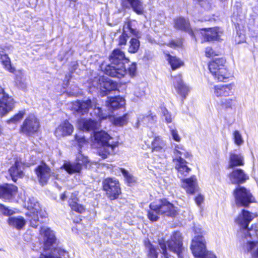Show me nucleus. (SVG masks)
<instances>
[{
	"label": "nucleus",
	"mask_w": 258,
	"mask_h": 258,
	"mask_svg": "<svg viewBox=\"0 0 258 258\" xmlns=\"http://www.w3.org/2000/svg\"><path fill=\"white\" fill-rule=\"evenodd\" d=\"M40 233L43 237L44 251L39 258H66L67 252L60 247H55L56 239L54 232L50 228L41 227Z\"/></svg>",
	"instance_id": "f257e3e1"
},
{
	"label": "nucleus",
	"mask_w": 258,
	"mask_h": 258,
	"mask_svg": "<svg viewBox=\"0 0 258 258\" xmlns=\"http://www.w3.org/2000/svg\"><path fill=\"white\" fill-rule=\"evenodd\" d=\"M256 217V215L247 210H242L235 219V222L238 224L240 229L238 232V236L241 240L247 237L254 239L257 238L258 228L256 225H252L250 228H248L249 223Z\"/></svg>",
	"instance_id": "f03ea898"
},
{
	"label": "nucleus",
	"mask_w": 258,
	"mask_h": 258,
	"mask_svg": "<svg viewBox=\"0 0 258 258\" xmlns=\"http://www.w3.org/2000/svg\"><path fill=\"white\" fill-rule=\"evenodd\" d=\"M125 59L123 52L120 49L113 50L109 57L110 64L105 69V74L112 77L120 78L126 73V70L122 61Z\"/></svg>",
	"instance_id": "7ed1b4c3"
},
{
	"label": "nucleus",
	"mask_w": 258,
	"mask_h": 258,
	"mask_svg": "<svg viewBox=\"0 0 258 258\" xmlns=\"http://www.w3.org/2000/svg\"><path fill=\"white\" fill-rule=\"evenodd\" d=\"M94 137L95 140L102 145L99 151V155L103 159L106 158L108 155L113 152L114 148L117 146V142L112 141L111 138L104 131L95 132Z\"/></svg>",
	"instance_id": "20e7f679"
},
{
	"label": "nucleus",
	"mask_w": 258,
	"mask_h": 258,
	"mask_svg": "<svg viewBox=\"0 0 258 258\" xmlns=\"http://www.w3.org/2000/svg\"><path fill=\"white\" fill-rule=\"evenodd\" d=\"M159 245L161 248V252L165 258H168L167 253V245L169 250L176 253L179 257L182 251V242L181 234L179 232H174L171 237V240L165 243L163 239L159 240Z\"/></svg>",
	"instance_id": "39448f33"
},
{
	"label": "nucleus",
	"mask_w": 258,
	"mask_h": 258,
	"mask_svg": "<svg viewBox=\"0 0 258 258\" xmlns=\"http://www.w3.org/2000/svg\"><path fill=\"white\" fill-rule=\"evenodd\" d=\"M205 240L201 235L195 236L192 240L191 250L196 258H217L212 252L206 249Z\"/></svg>",
	"instance_id": "423d86ee"
},
{
	"label": "nucleus",
	"mask_w": 258,
	"mask_h": 258,
	"mask_svg": "<svg viewBox=\"0 0 258 258\" xmlns=\"http://www.w3.org/2000/svg\"><path fill=\"white\" fill-rule=\"evenodd\" d=\"M224 62L223 59H217L209 64L210 72L218 81L224 82L230 77V73L224 64Z\"/></svg>",
	"instance_id": "0eeeda50"
},
{
	"label": "nucleus",
	"mask_w": 258,
	"mask_h": 258,
	"mask_svg": "<svg viewBox=\"0 0 258 258\" xmlns=\"http://www.w3.org/2000/svg\"><path fill=\"white\" fill-rule=\"evenodd\" d=\"M40 126L39 119L34 114L28 115L20 127V133L25 136H32L37 133Z\"/></svg>",
	"instance_id": "6e6552de"
},
{
	"label": "nucleus",
	"mask_w": 258,
	"mask_h": 258,
	"mask_svg": "<svg viewBox=\"0 0 258 258\" xmlns=\"http://www.w3.org/2000/svg\"><path fill=\"white\" fill-rule=\"evenodd\" d=\"M233 195L237 206L247 207L254 200L250 191L243 186H238L234 190Z\"/></svg>",
	"instance_id": "1a4fd4ad"
},
{
	"label": "nucleus",
	"mask_w": 258,
	"mask_h": 258,
	"mask_svg": "<svg viewBox=\"0 0 258 258\" xmlns=\"http://www.w3.org/2000/svg\"><path fill=\"white\" fill-rule=\"evenodd\" d=\"M103 188L107 197L111 200L117 199L121 194L118 181L112 178H107L103 180Z\"/></svg>",
	"instance_id": "9d476101"
},
{
	"label": "nucleus",
	"mask_w": 258,
	"mask_h": 258,
	"mask_svg": "<svg viewBox=\"0 0 258 258\" xmlns=\"http://www.w3.org/2000/svg\"><path fill=\"white\" fill-rule=\"evenodd\" d=\"M15 101L12 96L6 93L4 89L0 86V116L5 115L13 110Z\"/></svg>",
	"instance_id": "9b49d317"
},
{
	"label": "nucleus",
	"mask_w": 258,
	"mask_h": 258,
	"mask_svg": "<svg viewBox=\"0 0 258 258\" xmlns=\"http://www.w3.org/2000/svg\"><path fill=\"white\" fill-rule=\"evenodd\" d=\"M152 207L153 210L158 209L160 215L174 217L177 213L176 208L165 199L153 202Z\"/></svg>",
	"instance_id": "f8f14e48"
},
{
	"label": "nucleus",
	"mask_w": 258,
	"mask_h": 258,
	"mask_svg": "<svg viewBox=\"0 0 258 258\" xmlns=\"http://www.w3.org/2000/svg\"><path fill=\"white\" fill-rule=\"evenodd\" d=\"M88 162V159L87 157L79 153L77 156L76 162H65L62 168L64 169L70 174L78 173L82 170V165H86Z\"/></svg>",
	"instance_id": "ddd939ff"
},
{
	"label": "nucleus",
	"mask_w": 258,
	"mask_h": 258,
	"mask_svg": "<svg viewBox=\"0 0 258 258\" xmlns=\"http://www.w3.org/2000/svg\"><path fill=\"white\" fill-rule=\"evenodd\" d=\"M28 204V208L30 211L29 213L27 214V216L29 217V220L30 226L36 228L40 223L38 215L40 210L39 204L33 198L30 199Z\"/></svg>",
	"instance_id": "4468645a"
},
{
	"label": "nucleus",
	"mask_w": 258,
	"mask_h": 258,
	"mask_svg": "<svg viewBox=\"0 0 258 258\" xmlns=\"http://www.w3.org/2000/svg\"><path fill=\"white\" fill-rule=\"evenodd\" d=\"M96 84V87L100 90L102 96L107 95L110 92L116 90L117 88L116 82L104 76L100 77Z\"/></svg>",
	"instance_id": "2eb2a0df"
},
{
	"label": "nucleus",
	"mask_w": 258,
	"mask_h": 258,
	"mask_svg": "<svg viewBox=\"0 0 258 258\" xmlns=\"http://www.w3.org/2000/svg\"><path fill=\"white\" fill-rule=\"evenodd\" d=\"M132 26V23L131 21L125 22L122 29V33L118 38V45H126L127 38H128V32H130L131 34L138 38L141 37L140 32L133 28Z\"/></svg>",
	"instance_id": "dca6fc26"
},
{
	"label": "nucleus",
	"mask_w": 258,
	"mask_h": 258,
	"mask_svg": "<svg viewBox=\"0 0 258 258\" xmlns=\"http://www.w3.org/2000/svg\"><path fill=\"white\" fill-rule=\"evenodd\" d=\"M35 172L42 185L46 184L51 175L50 168L44 163L37 166L35 169Z\"/></svg>",
	"instance_id": "f3484780"
},
{
	"label": "nucleus",
	"mask_w": 258,
	"mask_h": 258,
	"mask_svg": "<svg viewBox=\"0 0 258 258\" xmlns=\"http://www.w3.org/2000/svg\"><path fill=\"white\" fill-rule=\"evenodd\" d=\"M174 27L176 29L188 32L195 38L199 33V30H193L190 29L188 20L182 17H179L174 20Z\"/></svg>",
	"instance_id": "a211bd4d"
},
{
	"label": "nucleus",
	"mask_w": 258,
	"mask_h": 258,
	"mask_svg": "<svg viewBox=\"0 0 258 258\" xmlns=\"http://www.w3.org/2000/svg\"><path fill=\"white\" fill-rule=\"evenodd\" d=\"M257 239L258 238L254 239L247 237L241 240L243 243V248L250 253L251 258H258V241H256Z\"/></svg>",
	"instance_id": "6ab92c4d"
},
{
	"label": "nucleus",
	"mask_w": 258,
	"mask_h": 258,
	"mask_svg": "<svg viewBox=\"0 0 258 258\" xmlns=\"http://www.w3.org/2000/svg\"><path fill=\"white\" fill-rule=\"evenodd\" d=\"M229 180L233 184H240L245 182L249 178V176L245 172L241 169L233 168L229 175Z\"/></svg>",
	"instance_id": "aec40b11"
},
{
	"label": "nucleus",
	"mask_w": 258,
	"mask_h": 258,
	"mask_svg": "<svg viewBox=\"0 0 258 258\" xmlns=\"http://www.w3.org/2000/svg\"><path fill=\"white\" fill-rule=\"evenodd\" d=\"M24 165L23 163L18 159L15 161L14 165L10 168L9 172L14 182H16L18 178H22L24 176Z\"/></svg>",
	"instance_id": "412c9836"
},
{
	"label": "nucleus",
	"mask_w": 258,
	"mask_h": 258,
	"mask_svg": "<svg viewBox=\"0 0 258 258\" xmlns=\"http://www.w3.org/2000/svg\"><path fill=\"white\" fill-rule=\"evenodd\" d=\"M122 4L124 7L132 9L138 15L144 14L143 3L140 0H122Z\"/></svg>",
	"instance_id": "4be33fe9"
},
{
	"label": "nucleus",
	"mask_w": 258,
	"mask_h": 258,
	"mask_svg": "<svg viewBox=\"0 0 258 258\" xmlns=\"http://www.w3.org/2000/svg\"><path fill=\"white\" fill-rule=\"evenodd\" d=\"M232 87V84L216 85L213 88L212 92L214 95L217 97H227L233 94Z\"/></svg>",
	"instance_id": "5701e85b"
},
{
	"label": "nucleus",
	"mask_w": 258,
	"mask_h": 258,
	"mask_svg": "<svg viewBox=\"0 0 258 258\" xmlns=\"http://www.w3.org/2000/svg\"><path fill=\"white\" fill-rule=\"evenodd\" d=\"M73 129V125L68 120H65L56 128L55 135L58 138L69 136L72 134Z\"/></svg>",
	"instance_id": "b1692460"
},
{
	"label": "nucleus",
	"mask_w": 258,
	"mask_h": 258,
	"mask_svg": "<svg viewBox=\"0 0 258 258\" xmlns=\"http://www.w3.org/2000/svg\"><path fill=\"white\" fill-rule=\"evenodd\" d=\"M92 100L87 99L85 101H77L73 103L72 109L81 114H84L89 111L92 106Z\"/></svg>",
	"instance_id": "393cba45"
},
{
	"label": "nucleus",
	"mask_w": 258,
	"mask_h": 258,
	"mask_svg": "<svg viewBox=\"0 0 258 258\" xmlns=\"http://www.w3.org/2000/svg\"><path fill=\"white\" fill-rule=\"evenodd\" d=\"M182 186L185 189L186 192L194 194L198 190L199 187L197 184V179L195 176L190 178L183 179Z\"/></svg>",
	"instance_id": "a878e982"
},
{
	"label": "nucleus",
	"mask_w": 258,
	"mask_h": 258,
	"mask_svg": "<svg viewBox=\"0 0 258 258\" xmlns=\"http://www.w3.org/2000/svg\"><path fill=\"white\" fill-rule=\"evenodd\" d=\"M174 87L179 95L185 98L189 91L188 88L183 83L181 75H178L173 79Z\"/></svg>",
	"instance_id": "bb28decb"
},
{
	"label": "nucleus",
	"mask_w": 258,
	"mask_h": 258,
	"mask_svg": "<svg viewBox=\"0 0 258 258\" xmlns=\"http://www.w3.org/2000/svg\"><path fill=\"white\" fill-rule=\"evenodd\" d=\"M200 31L201 33L205 36V39L208 41L219 40L222 33L220 28L217 27L208 29H202Z\"/></svg>",
	"instance_id": "cd10ccee"
},
{
	"label": "nucleus",
	"mask_w": 258,
	"mask_h": 258,
	"mask_svg": "<svg viewBox=\"0 0 258 258\" xmlns=\"http://www.w3.org/2000/svg\"><path fill=\"white\" fill-rule=\"evenodd\" d=\"M78 127L82 131H89L96 129L98 126L97 121L89 119L81 118L77 122Z\"/></svg>",
	"instance_id": "c85d7f7f"
},
{
	"label": "nucleus",
	"mask_w": 258,
	"mask_h": 258,
	"mask_svg": "<svg viewBox=\"0 0 258 258\" xmlns=\"http://www.w3.org/2000/svg\"><path fill=\"white\" fill-rule=\"evenodd\" d=\"M174 162H176L175 168L178 172V176L181 177L182 176H186L190 169L186 165V162L181 157H179V158L174 159Z\"/></svg>",
	"instance_id": "c756f323"
},
{
	"label": "nucleus",
	"mask_w": 258,
	"mask_h": 258,
	"mask_svg": "<svg viewBox=\"0 0 258 258\" xmlns=\"http://www.w3.org/2000/svg\"><path fill=\"white\" fill-rule=\"evenodd\" d=\"M125 103V100L123 97L116 96L110 98L106 102V105L109 109L113 111L124 106Z\"/></svg>",
	"instance_id": "7c9ffc66"
},
{
	"label": "nucleus",
	"mask_w": 258,
	"mask_h": 258,
	"mask_svg": "<svg viewBox=\"0 0 258 258\" xmlns=\"http://www.w3.org/2000/svg\"><path fill=\"white\" fill-rule=\"evenodd\" d=\"M17 191V187L12 184H6L0 186V198L9 199Z\"/></svg>",
	"instance_id": "2f4dec72"
},
{
	"label": "nucleus",
	"mask_w": 258,
	"mask_h": 258,
	"mask_svg": "<svg viewBox=\"0 0 258 258\" xmlns=\"http://www.w3.org/2000/svg\"><path fill=\"white\" fill-rule=\"evenodd\" d=\"M244 164V157L241 154H230L229 168H233L236 166H243Z\"/></svg>",
	"instance_id": "473e14b6"
},
{
	"label": "nucleus",
	"mask_w": 258,
	"mask_h": 258,
	"mask_svg": "<svg viewBox=\"0 0 258 258\" xmlns=\"http://www.w3.org/2000/svg\"><path fill=\"white\" fill-rule=\"evenodd\" d=\"M153 152H159L163 151L166 147V143L161 136H155L152 142Z\"/></svg>",
	"instance_id": "72a5a7b5"
},
{
	"label": "nucleus",
	"mask_w": 258,
	"mask_h": 258,
	"mask_svg": "<svg viewBox=\"0 0 258 258\" xmlns=\"http://www.w3.org/2000/svg\"><path fill=\"white\" fill-rule=\"evenodd\" d=\"M77 194H72L69 201L70 206L73 210L79 213H82L85 211V209L83 206L78 204L77 203Z\"/></svg>",
	"instance_id": "f704fd0d"
},
{
	"label": "nucleus",
	"mask_w": 258,
	"mask_h": 258,
	"mask_svg": "<svg viewBox=\"0 0 258 258\" xmlns=\"http://www.w3.org/2000/svg\"><path fill=\"white\" fill-rule=\"evenodd\" d=\"M8 222L10 226L19 230L26 224V221L22 217H10L8 219Z\"/></svg>",
	"instance_id": "c9c22d12"
},
{
	"label": "nucleus",
	"mask_w": 258,
	"mask_h": 258,
	"mask_svg": "<svg viewBox=\"0 0 258 258\" xmlns=\"http://www.w3.org/2000/svg\"><path fill=\"white\" fill-rule=\"evenodd\" d=\"M92 106V107L91 108H92L93 110V112H91V114L93 113L97 117H99V119H103L107 118L108 116H109L107 114L102 112L101 108L98 106L96 99L93 98Z\"/></svg>",
	"instance_id": "e433bc0d"
},
{
	"label": "nucleus",
	"mask_w": 258,
	"mask_h": 258,
	"mask_svg": "<svg viewBox=\"0 0 258 258\" xmlns=\"http://www.w3.org/2000/svg\"><path fill=\"white\" fill-rule=\"evenodd\" d=\"M167 60L173 70H175L179 68L184 64L183 62L180 59L170 54H167Z\"/></svg>",
	"instance_id": "4c0bfd02"
},
{
	"label": "nucleus",
	"mask_w": 258,
	"mask_h": 258,
	"mask_svg": "<svg viewBox=\"0 0 258 258\" xmlns=\"http://www.w3.org/2000/svg\"><path fill=\"white\" fill-rule=\"evenodd\" d=\"M0 60L6 70L12 73H15V69L12 66L10 59L7 54H1Z\"/></svg>",
	"instance_id": "58836bf2"
},
{
	"label": "nucleus",
	"mask_w": 258,
	"mask_h": 258,
	"mask_svg": "<svg viewBox=\"0 0 258 258\" xmlns=\"http://www.w3.org/2000/svg\"><path fill=\"white\" fill-rule=\"evenodd\" d=\"M140 46L139 40L135 38H132L129 41L128 52L131 53H135L138 52Z\"/></svg>",
	"instance_id": "ea45409f"
},
{
	"label": "nucleus",
	"mask_w": 258,
	"mask_h": 258,
	"mask_svg": "<svg viewBox=\"0 0 258 258\" xmlns=\"http://www.w3.org/2000/svg\"><path fill=\"white\" fill-rule=\"evenodd\" d=\"M26 114L25 110L19 111L17 113L15 114L10 119L7 120V123L9 124L13 123L16 124L19 123L24 117Z\"/></svg>",
	"instance_id": "a19ab883"
},
{
	"label": "nucleus",
	"mask_w": 258,
	"mask_h": 258,
	"mask_svg": "<svg viewBox=\"0 0 258 258\" xmlns=\"http://www.w3.org/2000/svg\"><path fill=\"white\" fill-rule=\"evenodd\" d=\"M153 203L150 205V210L148 212V217L152 221H156L159 219V215H160L158 209L153 210L152 206Z\"/></svg>",
	"instance_id": "79ce46f5"
},
{
	"label": "nucleus",
	"mask_w": 258,
	"mask_h": 258,
	"mask_svg": "<svg viewBox=\"0 0 258 258\" xmlns=\"http://www.w3.org/2000/svg\"><path fill=\"white\" fill-rule=\"evenodd\" d=\"M213 0H196V5H199L205 10H210L212 6Z\"/></svg>",
	"instance_id": "37998d69"
},
{
	"label": "nucleus",
	"mask_w": 258,
	"mask_h": 258,
	"mask_svg": "<svg viewBox=\"0 0 258 258\" xmlns=\"http://www.w3.org/2000/svg\"><path fill=\"white\" fill-rule=\"evenodd\" d=\"M174 154L176 156L175 159L179 158V157H181L182 156L186 157L188 155V153L183 148L182 146L178 145L175 146Z\"/></svg>",
	"instance_id": "c03bdc74"
},
{
	"label": "nucleus",
	"mask_w": 258,
	"mask_h": 258,
	"mask_svg": "<svg viewBox=\"0 0 258 258\" xmlns=\"http://www.w3.org/2000/svg\"><path fill=\"white\" fill-rule=\"evenodd\" d=\"M233 139L234 143L237 146H240L244 143L242 135L239 131H234L233 133Z\"/></svg>",
	"instance_id": "a18cd8bd"
},
{
	"label": "nucleus",
	"mask_w": 258,
	"mask_h": 258,
	"mask_svg": "<svg viewBox=\"0 0 258 258\" xmlns=\"http://www.w3.org/2000/svg\"><path fill=\"white\" fill-rule=\"evenodd\" d=\"M234 100L232 99H225L221 100L219 105L224 109L232 108L233 106Z\"/></svg>",
	"instance_id": "49530a36"
},
{
	"label": "nucleus",
	"mask_w": 258,
	"mask_h": 258,
	"mask_svg": "<svg viewBox=\"0 0 258 258\" xmlns=\"http://www.w3.org/2000/svg\"><path fill=\"white\" fill-rule=\"evenodd\" d=\"M127 121V117L126 114L122 116L114 118V123L116 125L122 126L125 124Z\"/></svg>",
	"instance_id": "de8ad7c7"
},
{
	"label": "nucleus",
	"mask_w": 258,
	"mask_h": 258,
	"mask_svg": "<svg viewBox=\"0 0 258 258\" xmlns=\"http://www.w3.org/2000/svg\"><path fill=\"white\" fill-rule=\"evenodd\" d=\"M169 127L170 128V133L173 139L175 141L179 142L181 140V138L178 135L177 130L174 126L172 125L169 126Z\"/></svg>",
	"instance_id": "09e8293b"
},
{
	"label": "nucleus",
	"mask_w": 258,
	"mask_h": 258,
	"mask_svg": "<svg viewBox=\"0 0 258 258\" xmlns=\"http://www.w3.org/2000/svg\"><path fill=\"white\" fill-rule=\"evenodd\" d=\"M121 173L125 177L126 181L129 183L131 184L135 182L136 180L135 177L130 173H128L125 169H121Z\"/></svg>",
	"instance_id": "8fccbe9b"
},
{
	"label": "nucleus",
	"mask_w": 258,
	"mask_h": 258,
	"mask_svg": "<svg viewBox=\"0 0 258 258\" xmlns=\"http://www.w3.org/2000/svg\"><path fill=\"white\" fill-rule=\"evenodd\" d=\"M158 252L156 251L155 247L150 245L149 246V251L147 255L148 258H157Z\"/></svg>",
	"instance_id": "3c124183"
},
{
	"label": "nucleus",
	"mask_w": 258,
	"mask_h": 258,
	"mask_svg": "<svg viewBox=\"0 0 258 258\" xmlns=\"http://www.w3.org/2000/svg\"><path fill=\"white\" fill-rule=\"evenodd\" d=\"M162 113L167 123H170L172 121V117L171 115L169 113L168 110L164 108L162 109Z\"/></svg>",
	"instance_id": "603ef678"
},
{
	"label": "nucleus",
	"mask_w": 258,
	"mask_h": 258,
	"mask_svg": "<svg viewBox=\"0 0 258 258\" xmlns=\"http://www.w3.org/2000/svg\"><path fill=\"white\" fill-rule=\"evenodd\" d=\"M0 210L1 212L5 215H11L13 213L12 210L9 209L2 205H0Z\"/></svg>",
	"instance_id": "864d4df0"
},
{
	"label": "nucleus",
	"mask_w": 258,
	"mask_h": 258,
	"mask_svg": "<svg viewBox=\"0 0 258 258\" xmlns=\"http://www.w3.org/2000/svg\"><path fill=\"white\" fill-rule=\"evenodd\" d=\"M137 69L136 64L133 63L128 68V73L131 76H134L136 74Z\"/></svg>",
	"instance_id": "5fc2aeb1"
},
{
	"label": "nucleus",
	"mask_w": 258,
	"mask_h": 258,
	"mask_svg": "<svg viewBox=\"0 0 258 258\" xmlns=\"http://www.w3.org/2000/svg\"><path fill=\"white\" fill-rule=\"evenodd\" d=\"M156 116L155 115H147V116L146 117H144L143 118V121L144 122H150L151 123H154L156 120Z\"/></svg>",
	"instance_id": "6e6d98bb"
},
{
	"label": "nucleus",
	"mask_w": 258,
	"mask_h": 258,
	"mask_svg": "<svg viewBox=\"0 0 258 258\" xmlns=\"http://www.w3.org/2000/svg\"><path fill=\"white\" fill-rule=\"evenodd\" d=\"M205 54L207 57H212L215 55V53L212 48L208 47L206 48Z\"/></svg>",
	"instance_id": "4d7b16f0"
},
{
	"label": "nucleus",
	"mask_w": 258,
	"mask_h": 258,
	"mask_svg": "<svg viewBox=\"0 0 258 258\" xmlns=\"http://www.w3.org/2000/svg\"><path fill=\"white\" fill-rule=\"evenodd\" d=\"M204 196L201 194L198 195V196L195 198V202L198 206H200L201 204L204 202Z\"/></svg>",
	"instance_id": "13d9d810"
},
{
	"label": "nucleus",
	"mask_w": 258,
	"mask_h": 258,
	"mask_svg": "<svg viewBox=\"0 0 258 258\" xmlns=\"http://www.w3.org/2000/svg\"><path fill=\"white\" fill-rule=\"evenodd\" d=\"M75 139L79 143H83L85 142V138L83 137H80L78 135H76L75 136Z\"/></svg>",
	"instance_id": "bf43d9fd"
},
{
	"label": "nucleus",
	"mask_w": 258,
	"mask_h": 258,
	"mask_svg": "<svg viewBox=\"0 0 258 258\" xmlns=\"http://www.w3.org/2000/svg\"><path fill=\"white\" fill-rule=\"evenodd\" d=\"M180 42H173L172 43H170V45H171V47H177V46H179L180 45Z\"/></svg>",
	"instance_id": "052dcab7"
},
{
	"label": "nucleus",
	"mask_w": 258,
	"mask_h": 258,
	"mask_svg": "<svg viewBox=\"0 0 258 258\" xmlns=\"http://www.w3.org/2000/svg\"><path fill=\"white\" fill-rule=\"evenodd\" d=\"M66 199V195L65 194H62L61 196H60V199L61 200V201H64Z\"/></svg>",
	"instance_id": "680f3d73"
},
{
	"label": "nucleus",
	"mask_w": 258,
	"mask_h": 258,
	"mask_svg": "<svg viewBox=\"0 0 258 258\" xmlns=\"http://www.w3.org/2000/svg\"><path fill=\"white\" fill-rule=\"evenodd\" d=\"M135 93H136L137 96L138 97L143 96L145 94L144 91H142V92H140L139 95L137 94V92H135Z\"/></svg>",
	"instance_id": "e2e57ef3"
},
{
	"label": "nucleus",
	"mask_w": 258,
	"mask_h": 258,
	"mask_svg": "<svg viewBox=\"0 0 258 258\" xmlns=\"http://www.w3.org/2000/svg\"><path fill=\"white\" fill-rule=\"evenodd\" d=\"M235 42L236 43H238V44H239V43H241L242 42H243V41L241 40H238L237 38V36H236L235 37Z\"/></svg>",
	"instance_id": "0e129e2a"
},
{
	"label": "nucleus",
	"mask_w": 258,
	"mask_h": 258,
	"mask_svg": "<svg viewBox=\"0 0 258 258\" xmlns=\"http://www.w3.org/2000/svg\"><path fill=\"white\" fill-rule=\"evenodd\" d=\"M242 37V38L243 39H244V36H243V35H242V36H241V35L238 36V37Z\"/></svg>",
	"instance_id": "69168bd1"
},
{
	"label": "nucleus",
	"mask_w": 258,
	"mask_h": 258,
	"mask_svg": "<svg viewBox=\"0 0 258 258\" xmlns=\"http://www.w3.org/2000/svg\"><path fill=\"white\" fill-rule=\"evenodd\" d=\"M140 121V120L139 119L138 122L137 123V127H138V124H139Z\"/></svg>",
	"instance_id": "338daca9"
},
{
	"label": "nucleus",
	"mask_w": 258,
	"mask_h": 258,
	"mask_svg": "<svg viewBox=\"0 0 258 258\" xmlns=\"http://www.w3.org/2000/svg\"><path fill=\"white\" fill-rule=\"evenodd\" d=\"M204 20L205 21H209L210 19H205Z\"/></svg>",
	"instance_id": "774afa93"
}]
</instances>
